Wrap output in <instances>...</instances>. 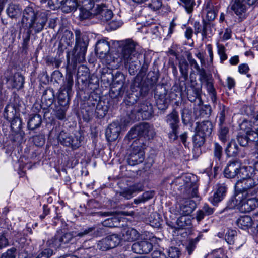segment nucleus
I'll list each match as a JSON object with an SVG mask.
<instances>
[{"instance_id": "f257e3e1", "label": "nucleus", "mask_w": 258, "mask_h": 258, "mask_svg": "<svg viewBox=\"0 0 258 258\" xmlns=\"http://www.w3.org/2000/svg\"><path fill=\"white\" fill-rule=\"evenodd\" d=\"M49 15V10L39 11L31 6L23 11L21 23L23 27L28 29V33H39L44 28Z\"/></svg>"}, {"instance_id": "f03ea898", "label": "nucleus", "mask_w": 258, "mask_h": 258, "mask_svg": "<svg viewBox=\"0 0 258 258\" xmlns=\"http://www.w3.org/2000/svg\"><path fill=\"white\" fill-rule=\"evenodd\" d=\"M122 47L121 59L126 67L128 68L130 75H134L139 69L137 59L141 53L140 45L132 39H128L121 42Z\"/></svg>"}, {"instance_id": "7ed1b4c3", "label": "nucleus", "mask_w": 258, "mask_h": 258, "mask_svg": "<svg viewBox=\"0 0 258 258\" xmlns=\"http://www.w3.org/2000/svg\"><path fill=\"white\" fill-rule=\"evenodd\" d=\"M158 78L156 76L149 78L148 76L143 81L141 76H136L131 86L132 93L128 96V103L131 104L136 103L141 95H145L155 87Z\"/></svg>"}, {"instance_id": "20e7f679", "label": "nucleus", "mask_w": 258, "mask_h": 258, "mask_svg": "<svg viewBox=\"0 0 258 258\" xmlns=\"http://www.w3.org/2000/svg\"><path fill=\"white\" fill-rule=\"evenodd\" d=\"M101 229L96 227H88L83 229L82 231L78 233H75L74 235L71 232L58 233L49 241V244L52 247L57 248L62 244L69 243L74 236L83 237L86 235H89L94 237H97L101 235Z\"/></svg>"}, {"instance_id": "39448f33", "label": "nucleus", "mask_w": 258, "mask_h": 258, "mask_svg": "<svg viewBox=\"0 0 258 258\" xmlns=\"http://www.w3.org/2000/svg\"><path fill=\"white\" fill-rule=\"evenodd\" d=\"M155 135L154 128L148 123H141L131 128L127 134L128 139L138 138V144L147 146L148 141L152 139Z\"/></svg>"}, {"instance_id": "423d86ee", "label": "nucleus", "mask_w": 258, "mask_h": 258, "mask_svg": "<svg viewBox=\"0 0 258 258\" xmlns=\"http://www.w3.org/2000/svg\"><path fill=\"white\" fill-rule=\"evenodd\" d=\"M75 33L76 43L72 54V61L74 64H76L85 60V54L89 41L86 36L82 35L79 30H76Z\"/></svg>"}, {"instance_id": "0eeeda50", "label": "nucleus", "mask_w": 258, "mask_h": 258, "mask_svg": "<svg viewBox=\"0 0 258 258\" xmlns=\"http://www.w3.org/2000/svg\"><path fill=\"white\" fill-rule=\"evenodd\" d=\"M165 121L169 126L168 137L171 141L176 140L179 136L180 120L178 112L175 110L168 114Z\"/></svg>"}, {"instance_id": "6e6552de", "label": "nucleus", "mask_w": 258, "mask_h": 258, "mask_svg": "<svg viewBox=\"0 0 258 258\" xmlns=\"http://www.w3.org/2000/svg\"><path fill=\"white\" fill-rule=\"evenodd\" d=\"M145 147L138 144L137 141H134L127 159L130 165L134 166L143 162L145 158L144 149Z\"/></svg>"}, {"instance_id": "1a4fd4ad", "label": "nucleus", "mask_w": 258, "mask_h": 258, "mask_svg": "<svg viewBox=\"0 0 258 258\" xmlns=\"http://www.w3.org/2000/svg\"><path fill=\"white\" fill-rule=\"evenodd\" d=\"M58 139L62 145L77 149L80 146L81 137L80 135L73 136L61 131L59 134Z\"/></svg>"}, {"instance_id": "9d476101", "label": "nucleus", "mask_w": 258, "mask_h": 258, "mask_svg": "<svg viewBox=\"0 0 258 258\" xmlns=\"http://www.w3.org/2000/svg\"><path fill=\"white\" fill-rule=\"evenodd\" d=\"M256 183L253 177L243 179H239L235 185L236 192L238 194H247L249 190L253 189Z\"/></svg>"}, {"instance_id": "9b49d317", "label": "nucleus", "mask_w": 258, "mask_h": 258, "mask_svg": "<svg viewBox=\"0 0 258 258\" xmlns=\"http://www.w3.org/2000/svg\"><path fill=\"white\" fill-rule=\"evenodd\" d=\"M243 197L239 206V210L242 213L249 212L255 209L257 203L251 196L247 194H242Z\"/></svg>"}, {"instance_id": "f8f14e48", "label": "nucleus", "mask_w": 258, "mask_h": 258, "mask_svg": "<svg viewBox=\"0 0 258 258\" xmlns=\"http://www.w3.org/2000/svg\"><path fill=\"white\" fill-rule=\"evenodd\" d=\"M152 248L151 243L145 240L134 243L132 246L133 251L139 254H147L151 251Z\"/></svg>"}, {"instance_id": "ddd939ff", "label": "nucleus", "mask_w": 258, "mask_h": 258, "mask_svg": "<svg viewBox=\"0 0 258 258\" xmlns=\"http://www.w3.org/2000/svg\"><path fill=\"white\" fill-rule=\"evenodd\" d=\"M137 112L140 113L143 119H149L153 114V106L149 102L145 101L139 105Z\"/></svg>"}, {"instance_id": "4468645a", "label": "nucleus", "mask_w": 258, "mask_h": 258, "mask_svg": "<svg viewBox=\"0 0 258 258\" xmlns=\"http://www.w3.org/2000/svg\"><path fill=\"white\" fill-rule=\"evenodd\" d=\"M24 78L19 73H16L13 75L7 78V83L9 87L20 89L23 87Z\"/></svg>"}, {"instance_id": "2eb2a0df", "label": "nucleus", "mask_w": 258, "mask_h": 258, "mask_svg": "<svg viewBox=\"0 0 258 258\" xmlns=\"http://www.w3.org/2000/svg\"><path fill=\"white\" fill-rule=\"evenodd\" d=\"M240 169V164L237 161L229 162L224 169V173L226 178H233L237 177Z\"/></svg>"}, {"instance_id": "dca6fc26", "label": "nucleus", "mask_w": 258, "mask_h": 258, "mask_svg": "<svg viewBox=\"0 0 258 258\" xmlns=\"http://www.w3.org/2000/svg\"><path fill=\"white\" fill-rule=\"evenodd\" d=\"M196 208V204L191 200H185L179 205L178 212L180 215H188Z\"/></svg>"}, {"instance_id": "f3484780", "label": "nucleus", "mask_w": 258, "mask_h": 258, "mask_svg": "<svg viewBox=\"0 0 258 258\" xmlns=\"http://www.w3.org/2000/svg\"><path fill=\"white\" fill-rule=\"evenodd\" d=\"M120 127L116 122L109 124L106 130L105 135L108 141L112 142L116 140L119 135Z\"/></svg>"}, {"instance_id": "a211bd4d", "label": "nucleus", "mask_w": 258, "mask_h": 258, "mask_svg": "<svg viewBox=\"0 0 258 258\" xmlns=\"http://www.w3.org/2000/svg\"><path fill=\"white\" fill-rule=\"evenodd\" d=\"M74 42V36L73 33L68 30L65 31L60 39L58 49L61 51L67 49L68 47H71Z\"/></svg>"}, {"instance_id": "6ab92c4d", "label": "nucleus", "mask_w": 258, "mask_h": 258, "mask_svg": "<svg viewBox=\"0 0 258 258\" xmlns=\"http://www.w3.org/2000/svg\"><path fill=\"white\" fill-rule=\"evenodd\" d=\"M96 11L95 14L99 15V18L103 21H108L111 19L113 13L111 10L107 9V7L104 5H97L95 8Z\"/></svg>"}, {"instance_id": "aec40b11", "label": "nucleus", "mask_w": 258, "mask_h": 258, "mask_svg": "<svg viewBox=\"0 0 258 258\" xmlns=\"http://www.w3.org/2000/svg\"><path fill=\"white\" fill-rule=\"evenodd\" d=\"M110 50L109 43L105 39L99 40L96 44L95 48L96 53L100 57H104L108 53Z\"/></svg>"}, {"instance_id": "412c9836", "label": "nucleus", "mask_w": 258, "mask_h": 258, "mask_svg": "<svg viewBox=\"0 0 258 258\" xmlns=\"http://www.w3.org/2000/svg\"><path fill=\"white\" fill-rule=\"evenodd\" d=\"M248 5L245 0H232L231 9L237 15H240L246 12Z\"/></svg>"}, {"instance_id": "4be33fe9", "label": "nucleus", "mask_w": 258, "mask_h": 258, "mask_svg": "<svg viewBox=\"0 0 258 258\" xmlns=\"http://www.w3.org/2000/svg\"><path fill=\"white\" fill-rule=\"evenodd\" d=\"M138 231L134 228H127L123 229L122 232V240L125 241L132 242L139 237Z\"/></svg>"}, {"instance_id": "5701e85b", "label": "nucleus", "mask_w": 258, "mask_h": 258, "mask_svg": "<svg viewBox=\"0 0 258 258\" xmlns=\"http://www.w3.org/2000/svg\"><path fill=\"white\" fill-rule=\"evenodd\" d=\"M216 191L214 193L213 197L212 202L215 204L223 200L225 196L227 190V187L224 184H219L217 185Z\"/></svg>"}, {"instance_id": "b1692460", "label": "nucleus", "mask_w": 258, "mask_h": 258, "mask_svg": "<svg viewBox=\"0 0 258 258\" xmlns=\"http://www.w3.org/2000/svg\"><path fill=\"white\" fill-rule=\"evenodd\" d=\"M196 130L205 136H209L213 130L212 123L209 121H204L200 123H197Z\"/></svg>"}, {"instance_id": "393cba45", "label": "nucleus", "mask_w": 258, "mask_h": 258, "mask_svg": "<svg viewBox=\"0 0 258 258\" xmlns=\"http://www.w3.org/2000/svg\"><path fill=\"white\" fill-rule=\"evenodd\" d=\"M66 0H47L45 3L41 4L40 7L44 10H55L65 4Z\"/></svg>"}, {"instance_id": "a878e982", "label": "nucleus", "mask_w": 258, "mask_h": 258, "mask_svg": "<svg viewBox=\"0 0 258 258\" xmlns=\"http://www.w3.org/2000/svg\"><path fill=\"white\" fill-rule=\"evenodd\" d=\"M42 123V118L39 114H33L30 116L27 122V127L30 130H34L39 127Z\"/></svg>"}, {"instance_id": "bb28decb", "label": "nucleus", "mask_w": 258, "mask_h": 258, "mask_svg": "<svg viewBox=\"0 0 258 258\" xmlns=\"http://www.w3.org/2000/svg\"><path fill=\"white\" fill-rule=\"evenodd\" d=\"M74 85L73 75L69 73L66 77V81L60 87L59 91L73 95L72 87Z\"/></svg>"}, {"instance_id": "cd10ccee", "label": "nucleus", "mask_w": 258, "mask_h": 258, "mask_svg": "<svg viewBox=\"0 0 258 258\" xmlns=\"http://www.w3.org/2000/svg\"><path fill=\"white\" fill-rule=\"evenodd\" d=\"M210 23L206 21V20H203V28H201V25L199 22L196 21L194 23V30L195 34H197L199 33H202L203 38H205L208 34L207 28L210 26Z\"/></svg>"}, {"instance_id": "c85d7f7f", "label": "nucleus", "mask_w": 258, "mask_h": 258, "mask_svg": "<svg viewBox=\"0 0 258 258\" xmlns=\"http://www.w3.org/2000/svg\"><path fill=\"white\" fill-rule=\"evenodd\" d=\"M113 81L115 84L120 85V87L118 89V95H122L124 91V83L125 80V77L123 73L120 72H117L114 76H113Z\"/></svg>"}, {"instance_id": "c756f323", "label": "nucleus", "mask_w": 258, "mask_h": 258, "mask_svg": "<svg viewBox=\"0 0 258 258\" xmlns=\"http://www.w3.org/2000/svg\"><path fill=\"white\" fill-rule=\"evenodd\" d=\"M156 105L159 110H165L168 106L169 100L167 97V94H156Z\"/></svg>"}, {"instance_id": "7c9ffc66", "label": "nucleus", "mask_w": 258, "mask_h": 258, "mask_svg": "<svg viewBox=\"0 0 258 258\" xmlns=\"http://www.w3.org/2000/svg\"><path fill=\"white\" fill-rule=\"evenodd\" d=\"M18 116L15 106L12 104L7 105L4 112V116L8 121Z\"/></svg>"}, {"instance_id": "2f4dec72", "label": "nucleus", "mask_w": 258, "mask_h": 258, "mask_svg": "<svg viewBox=\"0 0 258 258\" xmlns=\"http://www.w3.org/2000/svg\"><path fill=\"white\" fill-rule=\"evenodd\" d=\"M239 148L234 141H231L225 149L226 154L229 157H235L238 155Z\"/></svg>"}, {"instance_id": "473e14b6", "label": "nucleus", "mask_w": 258, "mask_h": 258, "mask_svg": "<svg viewBox=\"0 0 258 258\" xmlns=\"http://www.w3.org/2000/svg\"><path fill=\"white\" fill-rule=\"evenodd\" d=\"M237 141L240 146L245 147L251 141H256V138L253 136H249L247 134H242L239 133L237 136Z\"/></svg>"}, {"instance_id": "72a5a7b5", "label": "nucleus", "mask_w": 258, "mask_h": 258, "mask_svg": "<svg viewBox=\"0 0 258 258\" xmlns=\"http://www.w3.org/2000/svg\"><path fill=\"white\" fill-rule=\"evenodd\" d=\"M237 226L243 229L251 227L252 225V220L250 216H241L237 220Z\"/></svg>"}, {"instance_id": "f704fd0d", "label": "nucleus", "mask_w": 258, "mask_h": 258, "mask_svg": "<svg viewBox=\"0 0 258 258\" xmlns=\"http://www.w3.org/2000/svg\"><path fill=\"white\" fill-rule=\"evenodd\" d=\"M243 196V195L236 192L235 197L228 202L226 208L228 209L237 208L239 210V206Z\"/></svg>"}, {"instance_id": "c9c22d12", "label": "nucleus", "mask_w": 258, "mask_h": 258, "mask_svg": "<svg viewBox=\"0 0 258 258\" xmlns=\"http://www.w3.org/2000/svg\"><path fill=\"white\" fill-rule=\"evenodd\" d=\"M108 112V107L104 102H100L97 104L94 114L99 118H103Z\"/></svg>"}, {"instance_id": "e433bc0d", "label": "nucleus", "mask_w": 258, "mask_h": 258, "mask_svg": "<svg viewBox=\"0 0 258 258\" xmlns=\"http://www.w3.org/2000/svg\"><path fill=\"white\" fill-rule=\"evenodd\" d=\"M6 11L7 15L11 18H16L20 15L21 13L19 6L13 4L9 5Z\"/></svg>"}, {"instance_id": "4c0bfd02", "label": "nucleus", "mask_w": 258, "mask_h": 258, "mask_svg": "<svg viewBox=\"0 0 258 258\" xmlns=\"http://www.w3.org/2000/svg\"><path fill=\"white\" fill-rule=\"evenodd\" d=\"M253 169L251 167H241L240 169L238 171V175L237 178L239 179H243L246 178L253 177Z\"/></svg>"}, {"instance_id": "58836bf2", "label": "nucleus", "mask_w": 258, "mask_h": 258, "mask_svg": "<svg viewBox=\"0 0 258 258\" xmlns=\"http://www.w3.org/2000/svg\"><path fill=\"white\" fill-rule=\"evenodd\" d=\"M72 95L71 94L59 91L58 97V106L68 107L70 97Z\"/></svg>"}, {"instance_id": "ea45409f", "label": "nucleus", "mask_w": 258, "mask_h": 258, "mask_svg": "<svg viewBox=\"0 0 258 258\" xmlns=\"http://www.w3.org/2000/svg\"><path fill=\"white\" fill-rule=\"evenodd\" d=\"M191 89H188L187 91V96L188 100L194 102L196 101L197 98H198L200 96L201 89L195 88L194 84L191 85Z\"/></svg>"}, {"instance_id": "a19ab883", "label": "nucleus", "mask_w": 258, "mask_h": 258, "mask_svg": "<svg viewBox=\"0 0 258 258\" xmlns=\"http://www.w3.org/2000/svg\"><path fill=\"white\" fill-rule=\"evenodd\" d=\"M100 101L97 99H94L92 97H89V99L87 101L88 109L87 112H88L89 119L92 118L94 115V111L95 110V108Z\"/></svg>"}, {"instance_id": "79ce46f5", "label": "nucleus", "mask_w": 258, "mask_h": 258, "mask_svg": "<svg viewBox=\"0 0 258 258\" xmlns=\"http://www.w3.org/2000/svg\"><path fill=\"white\" fill-rule=\"evenodd\" d=\"M179 68L182 77L186 81L188 79V63L185 59L179 61Z\"/></svg>"}, {"instance_id": "37998d69", "label": "nucleus", "mask_w": 258, "mask_h": 258, "mask_svg": "<svg viewBox=\"0 0 258 258\" xmlns=\"http://www.w3.org/2000/svg\"><path fill=\"white\" fill-rule=\"evenodd\" d=\"M191 224V221L190 218L186 215H182L179 217L176 221L177 228L183 229L186 226H190Z\"/></svg>"}, {"instance_id": "c03bdc74", "label": "nucleus", "mask_w": 258, "mask_h": 258, "mask_svg": "<svg viewBox=\"0 0 258 258\" xmlns=\"http://www.w3.org/2000/svg\"><path fill=\"white\" fill-rule=\"evenodd\" d=\"M206 136L196 130V133L193 136V143L195 146L200 147L204 144Z\"/></svg>"}, {"instance_id": "a18cd8bd", "label": "nucleus", "mask_w": 258, "mask_h": 258, "mask_svg": "<svg viewBox=\"0 0 258 258\" xmlns=\"http://www.w3.org/2000/svg\"><path fill=\"white\" fill-rule=\"evenodd\" d=\"M212 7V3L210 2H208L206 7V10L207 11L206 20L208 21L214 20L217 15V12Z\"/></svg>"}, {"instance_id": "49530a36", "label": "nucleus", "mask_w": 258, "mask_h": 258, "mask_svg": "<svg viewBox=\"0 0 258 258\" xmlns=\"http://www.w3.org/2000/svg\"><path fill=\"white\" fill-rule=\"evenodd\" d=\"M237 235V232L235 230L229 229L225 234V240L228 244L233 245L234 243L235 237Z\"/></svg>"}, {"instance_id": "de8ad7c7", "label": "nucleus", "mask_w": 258, "mask_h": 258, "mask_svg": "<svg viewBox=\"0 0 258 258\" xmlns=\"http://www.w3.org/2000/svg\"><path fill=\"white\" fill-rule=\"evenodd\" d=\"M106 238L109 242V245H110L112 248L117 246L122 240L120 236L116 234L109 235Z\"/></svg>"}, {"instance_id": "09e8293b", "label": "nucleus", "mask_w": 258, "mask_h": 258, "mask_svg": "<svg viewBox=\"0 0 258 258\" xmlns=\"http://www.w3.org/2000/svg\"><path fill=\"white\" fill-rule=\"evenodd\" d=\"M179 4L185 9L188 13H190L192 12L194 7L195 5L194 0H180Z\"/></svg>"}, {"instance_id": "8fccbe9b", "label": "nucleus", "mask_w": 258, "mask_h": 258, "mask_svg": "<svg viewBox=\"0 0 258 258\" xmlns=\"http://www.w3.org/2000/svg\"><path fill=\"white\" fill-rule=\"evenodd\" d=\"M217 53L220 57V62L223 63L228 58V56L226 53V48L223 45L219 43L217 44Z\"/></svg>"}, {"instance_id": "3c124183", "label": "nucleus", "mask_w": 258, "mask_h": 258, "mask_svg": "<svg viewBox=\"0 0 258 258\" xmlns=\"http://www.w3.org/2000/svg\"><path fill=\"white\" fill-rule=\"evenodd\" d=\"M68 107L60 106H56L55 109V115L59 120H63L66 118V113Z\"/></svg>"}, {"instance_id": "603ef678", "label": "nucleus", "mask_w": 258, "mask_h": 258, "mask_svg": "<svg viewBox=\"0 0 258 258\" xmlns=\"http://www.w3.org/2000/svg\"><path fill=\"white\" fill-rule=\"evenodd\" d=\"M219 125L220 126L219 132V138L222 141L225 142L228 137L229 129L227 127L223 126V124Z\"/></svg>"}, {"instance_id": "864d4df0", "label": "nucleus", "mask_w": 258, "mask_h": 258, "mask_svg": "<svg viewBox=\"0 0 258 258\" xmlns=\"http://www.w3.org/2000/svg\"><path fill=\"white\" fill-rule=\"evenodd\" d=\"M106 237L99 241L97 244V248L102 251H106L109 249L112 248Z\"/></svg>"}, {"instance_id": "5fc2aeb1", "label": "nucleus", "mask_w": 258, "mask_h": 258, "mask_svg": "<svg viewBox=\"0 0 258 258\" xmlns=\"http://www.w3.org/2000/svg\"><path fill=\"white\" fill-rule=\"evenodd\" d=\"M10 122H11V127L13 131H17L21 128L22 121L18 116L12 119Z\"/></svg>"}, {"instance_id": "6e6d98bb", "label": "nucleus", "mask_w": 258, "mask_h": 258, "mask_svg": "<svg viewBox=\"0 0 258 258\" xmlns=\"http://www.w3.org/2000/svg\"><path fill=\"white\" fill-rule=\"evenodd\" d=\"M220 112H219V125H222L225 120V116L227 114L228 109L223 105H219Z\"/></svg>"}, {"instance_id": "4d7b16f0", "label": "nucleus", "mask_w": 258, "mask_h": 258, "mask_svg": "<svg viewBox=\"0 0 258 258\" xmlns=\"http://www.w3.org/2000/svg\"><path fill=\"white\" fill-rule=\"evenodd\" d=\"M213 153L215 158L220 160L222 155V147L218 143H214Z\"/></svg>"}, {"instance_id": "13d9d810", "label": "nucleus", "mask_w": 258, "mask_h": 258, "mask_svg": "<svg viewBox=\"0 0 258 258\" xmlns=\"http://www.w3.org/2000/svg\"><path fill=\"white\" fill-rule=\"evenodd\" d=\"M198 241L199 239L198 237L189 241L188 245L186 246V250H187L188 255H190L192 253L196 248V244Z\"/></svg>"}, {"instance_id": "bf43d9fd", "label": "nucleus", "mask_w": 258, "mask_h": 258, "mask_svg": "<svg viewBox=\"0 0 258 258\" xmlns=\"http://www.w3.org/2000/svg\"><path fill=\"white\" fill-rule=\"evenodd\" d=\"M211 114V108L209 106L201 107L199 110V115L202 118L208 117Z\"/></svg>"}, {"instance_id": "052dcab7", "label": "nucleus", "mask_w": 258, "mask_h": 258, "mask_svg": "<svg viewBox=\"0 0 258 258\" xmlns=\"http://www.w3.org/2000/svg\"><path fill=\"white\" fill-rule=\"evenodd\" d=\"M90 250L89 249L80 248L76 253V256L78 258H90L91 255L89 254Z\"/></svg>"}, {"instance_id": "680f3d73", "label": "nucleus", "mask_w": 258, "mask_h": 258, "mask_svg": "<svg viewBox=\"0 0 258 258\" xmlns=\"http://www.w3.org/2000/svg\"><path fill=\"white\" fill-rule=\"evenodd\" d=\"M169 258H178L180 254V251L179 249L175 247H171L168 251Z\"/></svg>"}, {"instance_id": "e2e57ef3", "label": "nucleus", "mask_w": 258, "mask_h": 258, "mask_svg": "<svg viewBox=\"0 0 258 258\" xmlns=\"http://www.w3.org/2000/svg\"><path fill=\"white\" fill-rule=\"evenodd\" d=\"M16 249L14 247H12L4 253L0 258H16Z\"/></svg>"}, {"instance_id": "0e129e2a", "label": "nucleus", "mask_w": 258, "mask_h": 258, "mask_svg": "<svg viewBox=\"0 0 258 258\" xmlns=\"http://www.w3.org/2000/svg\"><path fill=\"white\" fill-rule=\"evenodd\" d=\"M62 61L58 58L55 57H50L47 60V63L48 65L54 66L55 68H58L60 67Z\"/></svg>"}, {"instance_id": "69168bd1", "label": "nucleus", "mask_w": 258, "mask_h": 258, "mask_svg": "<svg viewBox=\"0 0 258 258\" xmlns=\"http://www.w3.org/2000/svg\"><path fill=\"white\" fill-rule=\"evenodd\" d=\"M240 128L241 130L244 131L245 133L247 134V135H249L247 133L248 130L253 131L252 130L251 122L247 120L243 121L240 124Z\"/></svg>"}, {"instance_id": "338daca9", "label": "nucleus", "mask_w": 258, "mask_h": 258, "mask_svg": "<svg viewBox=\"0 0 258 258\" xmlns=\"http://www.w3.org/2000/svg\"><path fill=\"white\" fill-rule=\"evenodd\" d=\"M52 254L53 250L50 248H47L39 253L36 258H49Z\"/></svg>"}, {"instance_id": "774afa93", "label": "nucleus", "mask_w": 258, "mask_h": 258, "mask_svg": "<svg viewBox=\"0 0 258 258\" xmlns=\"http://www.w3.org/2000/svg\"><path fill=\"white\" fill-rule=\"evenodd\" d=\"M161 0H152L148 4L149 7L154 11L159 10L162 6Z\"/></svg>"}]
</instances>
